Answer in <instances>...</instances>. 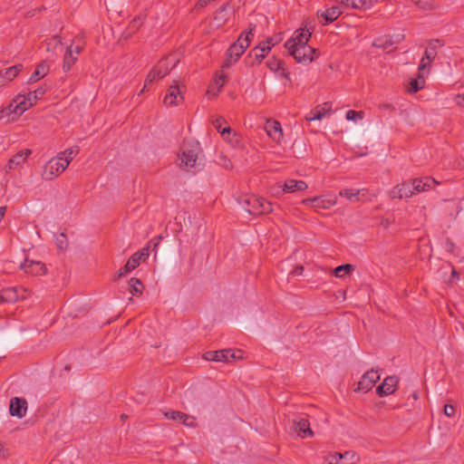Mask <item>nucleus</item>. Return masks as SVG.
<instances>
[{
	"instance_id": "nucleus-1",
	"label": "nucleus",
	"mask_w": 464,
	"mask_h": 464,
	"mask_svg": "<svg viewBox=\"0 0 464 464\" xmlns=\"http://www.w3.org/2000/svg\"><path fill=\"white\" fill-rule=\"evenodd\" d=\"M79 153V147L74 146L57 154L56 157L48 160L42 173V178L45 180H53L61 175L69 166L71 161Z\"/></svg>"
},
{
	"instance_id": "nucleus-2",
	"label": "nucleus",
	"mask_w": 464,
	"mask_h": 464,
	"mask_svg": "<svg viewBox=\"0 0 464 464\" xmlns=\"http://www.w3.org/2000/svg\"><path fill=\"white\" fill-rule=\"evenodd\" d=\"M201 152L198 141L194 140H185L180 148V154L179 155V166L186 169L195 168L198 156Z\"/></svg>"
},
{
	"instance_id": "nucleus-3",
	"label": "nucleus",
	"mask_w": 464,
	"mask_h": 464,
	"mask_svg": "<svg viewBox=\"0 0 464 464\" xmlns=\"http://www.w3.org/2000/svg\"><path fill=\"white\" fill-rule=\"evenodd\" d=\"M237 201L251 215L270 213L273 210L271 202L255 195H245L240 197Z\"/></svg>"
},
{
	"instance_id": "nucleus-4",
	"label": "nucleus",
	"mask_w": 464,
	"mask_h": 464,
	"mask_svg": "<svg viewBox=\"0 0 464 464\" xmlns=\"http://www.w3.org/2000/svg\"><path fill=\"white\" fill-rule=\"evenodd\" d=\"M286 49L290 55L300 63H310L318 56V51L307 44L295 45L293 48Z\"/></svg>"
},
{
	"instance_id": "nucleus-5",
	"label": "nucleus",
	"mask_w": 464,
	"mask_h": 464,
	"mask_svg": "<svg viewBox=\"0 0 464 464\" xmlns=\"http://www.w3.org/2000/svg\"><path fill=\"white\" fill-rule=\"evenodd\" d=\"M204 358L208 361L213 362H232L236 360L242 359L243 353L242 351H235L232 349L209 351L205 353Z\"/></svg>"
},
{
	"instance_id": "nucleus-6",
	"label": "nucleus",
	"mask_w": 464,
	"mask_h": 464,
	"mask_svg": "<svg viewBox=\"0 0 464 464\" xmlns=\"http://www.w3.org/2000/svg\"><path fill=\"white\" fill-rule=\"evenodd\" d=\"M336 203V196L331 195L309 198L302 200L303 205L309 207L314 209L315 211H320L322 209H329L332 207L335 206Z\"/></svg>"
},
{
	"instance_id": "nucleus-7",
	"label": "nucleus",
	"mask_w": 464,
	"mask_h": 464,
	"mask_svg": "<svg viewBox=\"0 0 464 464\" xmlns=\"http://www.w3.org/2000/svg\"><path fill=\"white\" fill-rule=\"evenodd\" d=\"M308 188V185L304 180L287 179L283 185L277 184L273 188V193L279 195L282 193H293L295 191H303Z\"/></svg>"
},
{
	"instance_id": "nucleus-8",
	"label": "nucleus",
	"mask_w": 464,
	"mask_h": 464,
	"mask_svg": "<svg viewBox=\"0 0 464 464\" xmlns=\"http://www.w3.org/2000/svg\"><path fill=\"white\" fill-rule=\"evenodd\" d=\"M149 256L148 248L142 249L141 252L134 253L127 261L125 266L118 271V277L126 276L134 270L140 264V261Z\"/></svg>"
},
{
	"instance_id": "nucleus-9",
	"label": "nucleus",
	"mask_w": 464,
	"mask_h": 464,
	"mask_svg": "<svg viewBox=\"0 0 464 464\" xmlns=\"http://www.w3.org/2000/svg\"><path fill=\"white\" fill-rule=\"evenodd\" d=\"M325 459L329 464H355L359 461V458L352 450L329 454Z\"/></svg>"
},
{
	"instance_id": "nucleus-10",
	"label": "nucleus",
	"mask_w": 464,
	"mask_h": 464,
	"mask_svg": "<svg viewBox=\"0 0 464 464\" xmlns=\"http://www.w3.org/2000/svg\"><path fill=\"white\" fill-rule=\"evenodd\" d=\"M312 33L305 27L300 28L293 34L292 37L285 44V48H293L295 45L307 44Z\"/></svg>"
},
{
	"instance_id": "nucleus-11",
	"label": "nucleus",
	"mask_w": 464,
	"mask_h": 464,
	"mask_svg": "<svg viewBox=\"0 0 464 464\" xmlns=\"http://www.w3.org/2000/svg\"><path fill=\"white\" fill-rule=\"evenodd\" d=\"M380 374L378 371L372 369L366 372L358 382V390L363 392L370 391L374 384L379 381Z\"/></svg>"
},
{
	"instance_id": "nucleus-12",
	"label": "nucleus",
	"mask_w": 464,
	"mask_h": 464,
	"mask_svg": "<svg viewBox=\"0 0 464 464\" xmlns=\"http://www.w3.org/2000/svg\"><path fill=\"white\" fill-rule=\"evenodd\" d=\"M26 274L38 276L46 273L45 265L40 261L25 259L20 266Z\"/></svg>"
},
{
	"instance_id": "nucleus-13",
	"label": "nucleus",
	"mask_w": 464,
	"mask_h": 464,
	"mask_svg": "<svg viewBox=\"0 0 464 464\" xmlns=\"http://www.w3.org/2000/svg\"><path fill=\"white\" fill-rule=\"evenodd\" d=\"M404 39L403 34H396L393 35H384L378 37L373 45L378 48H382L384 50L390 49L393 47V45L398 44Z\"/></svg>"
},
{
	"instance_id": "nucleus-14",
	"label": "nucleus",
	"mask_w": 464,
	"mask_h": 464,
	"mask_svg": "<svg viewBox=\"0 0 464 464\" xmlns=\"http://www.w3.org/2000/svg\"><path fill=\"white\" fill-rule=\"evenodd\" d=\"M220 135L223 140L229 143L233 148H242L244 146L242 136L234 131L229 126L224 127L222 130H220Z\"/></svg>"
},
{
	"instance_id": "nucleus-15",
	"label": "nucleus",
	"mask_w": 464,
	"mask_h": 464,
	"mask_svg": "<svg viewBox=\"0 0 464 464\" xmlns=\"http://www.w3.org/2000/svg\"><path fill=\"white\" fill-rule=\"evenodd\" d=\"M399 380L396 376L392 375L386 377L381 385L376 389V392L380 397L392 394L398 385Z\"/></svg>"
},
{
	"instance_id": "nucleus-16",
	"label": "nucleus",
	"mask_w": 464,
	"mask_h": 464,
	"mask_svg": "<svg viewBox=\"0 0 464 464\" xmlns=\"http://www.w3.org/2000/svg\"><path fill=\"white\" fill-rule=\"evenodd\" d=\"M183 101V96L179 86L175 83L169 86L166 96L164 97V104L166 106H177Z\"/></svg>"
},
{
	"instance_id": "nucleus-17",
	"label": "nucleus",
	"mask_w": 464,
	"mask_h": 464,
	"mask_svg": "<svg viewBox=\"0 0 464 464\" xmlns=\"http://www.w3.org/2000/svg\"><path fill=\"white\" fill-rule=\"evenodd\" d=\"M265 130L266 134L276 142L280 143L283 140L281 124L277 121L268 120L266 122Z\"/></svg>"
},
{
	"instance_id": "nucleus-18",
	"label": "nucleus",
	"mask_w": 464,
	"mask_h": 464,
	"mask_svg": "<svg viewBox=\"0 0 464 464\" xmlns=\"http://www.w3.org/2000/svg\"><path fill=\"white\" fill-rule=\"evenodd\" d=\"M414 194H415V191L412 189V183L411 180L405 181V182L394 187L391 190V196L393 198H410Z\"/></svg>"
},
{
	"instance_id": "nucleus-19",
	"label": "nucleus",
	"mask_w": 464,
	"mask_h": 464,
	"mask_svg": "<svg viewBox=\"0 0 464 464\" xmlns=\"http://www.w3.org/2000/svg\"><path fill=\"white\" fill-rule=\"evenodd\" d=\"M293 429L295 432L302 439L311 438L314 432L310 428V423L306 419H299L294 421Z\"/></svg>"
},
{
	"instance_id": "nucleus-20",
	"label": "nucleus",
	"mask_w": 464,
	"mask_h": 464,
	"mask_svg": "<svg viewBox=\"0 0 464 464\" xmlns=\"http://www.w3.org/2000/svg\"><path fill=\"white\" fill-rule=\"evenodd\" d=\"M27 410V402L24 399L13 398L10 401V414L14 417L23 418Z\"/></svg>"
},
{
	"instance_id": "nucleus-21",
	"label": "nucleus",
	"mask_w": 464,
	"mask_h": 464,
	"mask_svg": "<svg viewBox=\"0 0 464 464\" xmlns=\"http://www.w3.org/2000/svg\"><path fill=\"white\" fill-rule=\"evenodd\" d=\"M31 152H32L31 150L26 149V150H21V151L17 152L15 155H14L8 160V162L5 166L6 171L13 170V169H16L17 167L21 166L22 164H24L25 162L26 159L31 154Z\"/></svg>"
},
{
	"instance_id": "nucleus-22",
	"label": "nucleus",
	"mask_w": 464,
	"mask_h": 464,
	"mask_svg": "<svg viewBox=\"0 0 464 464\" xmlns=\"http://www.w3.org/2000/svg\"><path fill=\"white\" fill-rule=\"evenodd\" d=\"M21 113H16L15 103L12 100L9 104L0 109V121H6L7 122H14L19 117Z\"/></svg>"
},
{
	"instance_id": "nucleus-23",
	"label": "nucleus",
	"mask_w": 464,
	"mask_h": 464,
	"mask_svg": "<svg viewBox=\"0 0 464 464\" xmlns=\"http://www.w3.org/2000/svg\"><path fill=\"white\" fill-rule=\"evenodd\" d=\"M411 181L412 183V189L415 191V194L428 190L437 184V181L430 177L414 179Z\"/></svg>"
},
{
	"instance_id": "nucleus-24",
	"label": "nucleus",
	"mask_w": 464,
	"mask_h": 464,
	"mask_svg": "<svg viewBox=\"0 0 464 464\" xmlns=\"http://www.w3.org/2000/svg\"><path fill=\"white\" fill-rule=\"evenodd\" d=\"M367 193L366 188L355 189V188H343L339 191V196L346 198L352 202L360 201V196H365Z\"/></svg>"
},
{
	"instance_id": "nucleus-25",
	"label": "nucleus",
	"mask_w": 464,
	"mask_h": 464,
	"mask_svg": "<svg viewBox=\"0 0 464 464\" xmlns=\"http://www.w3.org/2000/svg\"><path fill=\"white\" fill-rule=\"evenodd\" d=\"M164 63H158L147 75V78L145 80V84L143 89L141 90V92L145 90V88L152 83L153 82L162 79L166 76V71H161Z\"/></svg>"
},
{
	"instance_id": "nucleus-26",
	"label": "nucleus",
	"mask_w": 464,
	"mask_h": 464,
	"mask_svg": "<svg viewBox=\"0 0 464 464\" xmlns=\"http://www.w3.org/2000/svg\"><path fill=\"white\" fill-rule=\"evenodd\" d=\"M270 50H271V45H269V44L260 43L257 46H256L250 52L249 56L254 57L256 63L258 64L267 55V53H269Z\"/></svg>"
},
{
	"instance_id": "nucleus-27",
	"label": "nucleus",
	"mask_w": 464,
	"mask_h": 464,
	"mask_svg": "<svg viewBox=\"0 0 464 464\" xmlns=\"http://www.w3.org/2000/svg\"><path fill=\"white\" fill-rule=\"evenodd\" d=\"M22 69V64H16L5 68L4 70H0V77L3 78L6 82V83H8L12 82L19 74Z\"/></svg>"
},
{
	"instance_id": "nucleus-28",
	"label": "nucleus",
	"mask_w": 464,
	"mask_h": 464,
	"mask_svg": "<svg viewBox=\"0 0 464 464\" xmlns=\"http://www.w3.org/2000/svg\"><path fill=\"white\" fill-rule=\"evenodd\" d=\"M180 55L178 53L168 55L165 59L159 62V63H164L161 71H166V75L176 67L179 63Z\"/></svg>"
},
{
	"instance_id": "nucleus-29",
	"label": "nucleus",
	"mask_w": 464,
	"mask_h": 464,
	"mask_svg": "<svg viewBox=\"0 0 464 464\" xmlns=\"http://www.w3.org/2000/svg\"><path fill=\"white\" fill-rule=\"evenodd\" d=\"M343 13L340 5H334L324 12L321 13V16L324 19L325 24H329L336 20Z\"/></svg>"
},
{
	"instance_id": "nucleus-30",
	"label": "nucleus",
	"mask_w": 464,
	"mask_h": 464,
	"mask_svg": "<svg viewBox=\"0 0 464 464\" xmlns=\"http://www.w3.org/2000/svg\"><path fill=\"white\" fill-rule=\"evenodd\" d=\"M425 85L424 74L418 73L417 78L411 79L407 86V92L409 93H415L418 91L423 89Z\"/></svg>"
},
{
	"instance_id": "nucleus-31",
	"label": "nucleus",
	"mask_w": 464,
	"mask_h": 464,
	"mask_svg": "<svg viewBox=\"0 0 464 464\" xmlns=\"http://www.w3.org/2000/svg\"><path fill=\"white\" fill-rule=\"evenodd\" d=\"M227 6L228 5H225L222 7H220L215 14L214 16V25L216 27H220L225 24V23L227 21L229 17V14L227 12Z\"/></svg>"
},
{
	"instance_id": "nucleus-32",
	"label": "nucleus",
	"mask_w": 464,
	"mask_h": 464,
	"mask_svg": "<svg viewBox=\"0 0 464 464\" xmlns=\"http://www.w3.org/2000/svg\"><path fill=\"white\" fill-rule=\"evenodd\" d=\"M13 101L15 103L16 113H21V115L32 107V103L25 98V95L18 94Z\"/></svg>"
},
{
	"instance_id": "nucleus-33",
	"label": "nucleus",
	"mask_w": 464,
	"mask_h": 464,
	"mask_svg": "<svg viewBox=\"0 0 464 464\" xmlns=\"http://www.w3.org/2000/svg\"><path fill=\"white\" fill-rule=\"evenodd\" d=\"M330 111V105L328 103H324L322 107L316 108L315 111H312L306 117L307 121H321L326 114Z\"/></svg>"
},
{
	"instance_id": "nucleus-34",
	"label": "nucleus",
	"mask_w": 464,
	"mask_h": 464,
	"mask_svg": "<svg viewBox=\"0 0 464 464\" xmlns=\"http://www.w3.org/2000/svg\"><path fill=\"white\" fill-rule=\"evenodd\" d=\"M77 56L73 54L72 45H70L67 48V51L63 57V72H68L71 70L72 65L76 63Z\"/></svg>"
},
{
	"instance_id": "nucleus-35",
	"label": "nucleus",
	"mask_w": 464,
	"mask_h": 464,
	"mask_svg": "<svg viewBox=\"0 0 464 464\" xmlns=\"http://www.w3.org/2000/svg\"><path fill=\"white\" fill-rule=\"evenodd\" d=\"M373 5V0H350L349 7L361 11H366L371 9Z\"/></svg>"
},
{
	"instance_id": "nucleus-36",
	"label": "nucleus",
	"mask_w": 464,
	"mask_h": 464,
	"mask_svg": "<svg viewBox=\"0 0 464 464\" xmlns=\"http://www.w3.org/2000/svg\"><path fill=\"white\" fill-rule=\"evenodd\" d=\"M440 46V44L438 40L430 41L426 48L425 53L423 56H425V59L433 62L437 55V49Z\"/></svg>"
},
{
	"instance_id": "nucleus-37",
	"label": "nucleus",
	"mask_w": 464,
	"mask_h": 464,
	"mask_svg": "<svg viewBox=\"0 0 464 464\" xmlns=\"http://www.w3.org/2000/svg\"><path fill=\"white\" fill-rule=\"evenodd\" d=\"M48 72L47 65L45 63H40L34 70V72L32 73L31 77L29 78V82H35L41 78L44 77Z\"/></svg>"
},
{
	"instance_id": "nucleus-38",
	"label": "nucleus",
	"mask_w": 464,
	"mask_h": 464,
	"mask_svg": "<svg viewBox=\"0 0 464 464\" xmlns=\"http://www.w3.org/2000/svg\"><path fill=\"white\" fill-rule=\"evenodd\" d=\"M254 30L255 26L250 27L249 31L245 35L241 34L238 37L237 41L234 43V44H242L243 51L245 52V50L248 47L249 43L254 35Z\"/></svg>"
},
{
	"instance_id": "nucleus-39",
	"label": "nucleus",
	"mask_w": 464,
	"mask_h": 464,
	"mask_svg": "<svg viewBox=\"0 0 464 464\" xmlns=\"http://www.w3.org/2000/svg\"><path fill=\"white\" fill-rule=\"evenodd\" d=\"M1 298L4 299L5 302L13 303L18 299L17 291L15 288H6L2 290Z\"/></svg>"
},
{
	"instance_id": "nucleus-40",
	"label": "nucleus",
	"mask_w": 464,
	"mask_h": 464,
	"mask_svg": "<svg viewBox=\"0 0 464 464\" xmlns=\"http://www.w3.org/2000/svg\"><path fill=\"white\" fill-rule=\"evenodd\" d=\"M354 270V266L351 264H345L334 268V275L338 278H343L345 275L350 274Z\"/></svg>"
},
{
	"instance_id": "nucleus-41",
	"label": "nucleus",
	"mask_w": 464,
	"mask_h": 464,
	"mask_svg": "<svg viewBox=\"0 0 464 464\" xmlns=\"http://www.w3.org/2000/svg\"><path fill=\"white\" fill-rule=\"evenodd\" d=\"M130 292L132 295H141L143 285L140 279L132 277L129 280Z\"/></svg>"
},
{
	"instance_id": "nucleus-42",
	"label": "nucleus",
	"mask_w": 464,
	"mask_h": 464,
	"mask_svg": "<svg viewBox=\"0 0 464 464\" xmlns=\"http://www.w3.org/2000/svg\"><path fill=\"white\" fill-rule=\"evenodd\" d=\"M243 53L242 44H233L227 51V55L233 58V62H237Z\"/></svg>"
},
{
	"instance_id": "nucleus-43",
	"label": "nucleus",
	"mask_w": 464,
	"mask_h": 464,
	"mask_svg": "<svg viewBox=\"0 0 464 464\" xmlns=\"http://www.w3.org/2000/svg\"><path fill=\"white\" fill-rule=\"evenodd\" d=\"M363 117H364V113L362 111H356L353 110H349L346 111V114H345V119L347 121H352L354 122H357L358 121L362 120Z\"/></svg>"
},
{
	"instance_id": "nucleus-44",
	"label": "nucleus",
	"mask_w": 464,
	"mask_h": 464,
	"mask_svg": "<svg viewBox=\"0 0 464 464\" xmlns=\"http://www.w3.org/2000/svg\"><path fill=\"white\" fill-rule=\"evenodd\" d=\"M183 415H184V412L178 411H172L165 413L166 418L172 420L174 421H179V422L181 421Z\"/></svg>"
},
{
	"instance_id": "nucleus-45",
	"label": "nucleus",
	"mask_w": 464,
	"mask_h": 464,
	"mask_svg": "<svg viewBox=\"0 0 464 464\" xmlns=\"http://www.w3.org/2000/svg\"><path fill=\"white\" fill-rule=\"evenodd\" d=\"M180 423L184 424L187 427H190V428H194L197 426L196 419L193 416L188 415L186 413H184Z\"/></svg>"
},
{
	"instance_id": "nucleus-46",
	"label": "nucleus",
	"mask_w": 464,
	"mask_h": 464,
	"mask_svg": "<svg viewBox=\"0 0 464 464\" xmlns=\"http://www.w3.org/2000/svg\"><path fill=\"white\" fill-rule=\"evenodd\" d=\"M420 8H431L433 0H410Z\"/></svg>"
},
{
	"instance_id": "nucleus-47",
	"label": "nucleus",
	"mask_w": 464,
	"mask_h": 464,
	"mask_svg": "<svg viewBox=\"0 0 464 464\" xmlns=\"http://www.w3.org/2000/svg\"><path fill=\"white\" fill-rule=\"evenodd\" d=\"M226 122V120L221 117L218 116L212 120V124L215 127L216 130L220 133V130H222L224 128H222V125Z\"/></svg>"
},
{
	"instance_id": "nucleus-48",
	"label": "nucleus",
	"mask_w": 464,
	"mask_h": 464,
	"mask_svg": "<svg viewBox=\"0 0 464 464\" xmlns=\"http://www.w3.org/2000/svg\"><path fill=\"white\" fill-rule=\"evenodd\" d=\"M431 61H429L427 59H425V56H423L420 60V65H419V72L421 73V74H424V71L428 68H430V64H431Z\"/></svg>"
},
{
	"instance_id": "nucleus-49",
	"label": "nucleus",
	"mask_w": 464,
	"mask_h": 464,
	"mask_svg": "<svg viewBox=\"0 0 464 464\" xmlns=\"http://www.w3.org/2000/svg\"><path fill=\"white\" fill-rule=\"evenodd\" d=\"M56 245H57V247L60 249V250H63L66 248V246H67V239H66V237L64 236V234H61L57 238H56Z\"/></svg>"
},
{
	"instance_id": "nucleus-50",
	"label": "nucleus",
	"mask_w": 464,
	"mask_h": 464,
	"mask_svg": "<svg viewBox=\"0 0 464 464\" xmlns=\"http://www.w3.org/2000/svg\"><path fill=\"white\" fill-rule=\"evenodd\" d=\"M227 76L224 73H221L217 79H215V84L218 86V91L215 95L219 92L224 86Z\"/></svg>"
},
{
	"instance_id": "nucleus-51",
	"label": "nucleus",
	"mask_w": 464,
	"mask_h": 464,
	"mask_svg": "<svg viewBox=\"0 0 464 464\" xmlns=\"http://www.w3.org/2000/svg\"><path fill=\"white\" fill-rule=\"evenodd\" d=\"M455 407L451 404H446L444 406V413L447 417H452L455 414Z\"/></svg>"
},
{
	"instance_id": "nucleus-52",
	"label": "nucleus",
	"mask_w": 464,
	"mask_h": 464,
	"mask_svg": "<svg viewBox=\"0 0 464 464\" xmlns=\"http://www.w3.org/2000/svg\"><path fill=\"white\" fill-rule=\"evenodd\" d=\"M34 96L38 99L42 98L45 93V89L44 87H40L37 90L34 91Z\"/></svg>"
},
{
	"instance_id": "nucleus-53",
	"label": "nucleus",
	"mask_w": 464,
	"mask_h": 464,
	"mask_svg": "<svg viewBox=\"0 0 464 464\" xmlns=\"http://www.w3.org/2000/svg\"><path fill=\"white\" fill-rule=\"evenodd\" d=\"M34 92H30L27 95H25V98L29 100V102L32 103V106H34L36 103L37 98L34 96Z\"/></svg>"
},
{
	"instance_id": "nucleus-54",
	"label": "nucleus",
	"mask_w": 464,
	"mask_h": 464,
	"mask_svg": "<svg viewBox=\"0 0 464 464\" xmlns=\"http://www.w3.org/2000/svg\"><path fill=\"white\" fill-rule=\"evenodd\" d=\"M235 63L236 62H233V58L227 55V59L223 63V68H228Z\"/></svg>"
},
{
	"instance_id": "nucleus-55",
	"label": "nucleus",
	"mask_w": 464,
	"mask_h": 464,
	"mask_svg": "<svg viewBox=\"0 0 464 464\" xmlns=\"http://www.w3.org/2000/svg\"><path fill=\"white\" fill-rule=\"evenodd\" d=\"M339 5L342 7H347L349 8L350 5V0H334Z\"/></svg>"
},
{
	"instance_id": "nucleus-56",
	"label": "nucleus",
	"mask_w": 464,
	"mask_h": 464,
	"mask_svg": "<svg viewBox=\"0 0 464 464\" xmlns=\"http://www.w3.org/2000/svg\"><path fill=\"white\" fill-rule=\"evenodd\" d=\"M268 66L272 69V70H276L279 68V63L276 60H272V61H269L268 62Z\"/></svg>"
},
{
	"instance_id": "nucleus-57",
	"label": "nucleus",
	"mask_w": 464,
	"mask_h": 464,
	"mask_svg": "<svg viewBox=\"0 0 464 464\" xmlns=\"http://www.w3.org/2000/svg\"><path fill=\"white\" fill-rule=\"evenodd\" d=\"M303 271H304V267H303V266H297V267H295V268L291 272V274H292V275H295V276H300V275H302Z\"/></svg>"
},
{
	"instance_id": "nucleus-58",
	"label": "nucleus",
	"mask_w": 464,
	"mask_h": 464,
	"mask_svg": "<svg viewBox=\"0 0 464 464\" xmlns=\"http://www.w3.org/2000/svg\"><path fill=\"white\" fill-rule=\"evenodd\" d=\"M455 102L458 105L461 106L462 103L464 102V96L462 95H457L456 98H455Z\"/></svg>"
},
{
	"instance_id": "nucleus-59",
	"label": "nucleus",
	"mask_w": 464,
	"mask_h": 464,
	"mask_svg": "<svg viewBox=\"0 0 464 464\" xmlns=\"http://www.w3.org/2000/svg\"><path fill=\"white\" fill-rule=\"evenodd\" d=\"M82 49V47L80 45H76L75 47L72 46L73 54L77 56L81 53Z\"/></svg>"
},
{
	"instance_id": "nucleus-60",
	"label": "nucleus",
	"mask_w": 464,
	"mask_h": 464,
	"mask_svg": "<svg viewBox=\"0 0 464 464\" xmlns=\"http://www.w3.org/2000/svg\"><path fill=\"white\" fill-rule=\"evenodd\" d=\"M276 42H275V41L273 40V38H269V39H267L266 42H263L262 44H269V45H271V47H272V46H274V45L276 44Z\"/></svg>"
},
{
	"instance_id": "nucleus-61",
	"label": "nucleus",
	"mask_w": 464,
	"mask_h": 464,
	"mask_svg": "<svg viewBox=\"0 0 464 464\" xmlns=\"http://www.w3.org/2000/svg\"><path fill=\"white\" fill-rule=\"evenodd\" d=\"M6 82L0 77V90L6 85Z\"/></svg>"
},
{
	"instance_id": "nucleus-62",
	"label": "nucleus",
	"mask_w": 464,
	"mask_h": 464,
	"mask_svg": "<svg viewBox=\"0 0 464 464\" xmlns=\"http://www.w3.org/2000/svg\"><path fill=\"white\" fill-rule=\"evenodd\" d=\"M5 208H0V221L5 216Z\"/></svg>"
},
{
	"instance_id": "nucleus-63",
	"label": "nucleus",
	"mask_w": 464,
	"mask_h": 464,
	"mask_svg": "<svg viewBox=\"0 0 464 464\" xmlns=\"http://www.w3.org/2000/svg\"><path fill=\"white\" fill-rule=\"evenodd\" d=\"M4 451V446L3 444L0 442V452H3Z\"/></svg>"
},
{
	"instance_id": "nucleus-64",
	"label": "nucleus",
	"mask_w": 464,
	"mask_h": 464,
	"mask_svg": "<svg viewBox=\"0 0 464 464\" xmlns=\"http://www.w3.org/2000/svg\"><path fill=\"white\" fill-rule=\"evenodd\" d=\"M456 271L455 269H452V276H455Z\"/></svg>"
}]
</instances>
